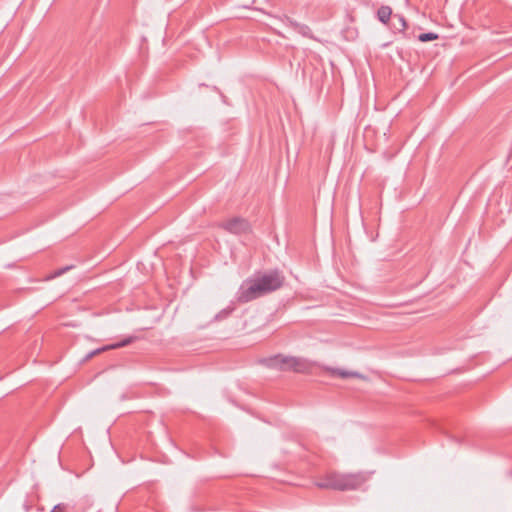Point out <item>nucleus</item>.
Masks as SVG:
<instances>
[{"mask_svg":"<svg viewBox=\"0 0 512 512\" xmlns=\"http://www.w3.org/2000/svg\"><path fill=\"white\" fill-rule=\"evenodd\" d=\"M67 505L64 503H59L53 507L50 512H66Z\"/></svg>","mask_w":512,"mask_h":512,"instance_id":"13","label":"nucleus"},{"mask_svg":"<svg viewBox=\"0 0 512 512\" xmlns=\"http://www.w3.org/2000/svg\"><path fill=\"white\" fill-rule=\"evenodd\" d=\"M69 269H71V266H66V267L60 268V269L54 271L49 278L52 279V278L59 277L62 274H64L66 271H68Z\"/></svg>","mask_w":512,"mask_h":512,"instance_id":"12","label":"nucleus"},{"mask_svg":"<svg viewBox=\"0 0 512 512\" xmlns=\"http://www.w3.org/2000/svg\"><path fill=\"white\" fill-rule=\"evenodd\" d=\"M261 363L266 367L278 371H292L295 373H309L312 369V363L307 359L295 356H286L283 354H276L261 360Z\"/></svg>","mask_w":512,"mask_h":512,"instance_id":"3","label":"nucleus"},{"mask_svg":"<svg viewBox=\"0 0 512 512\" xmlns=\"http://www.w3.org/2000/svg\"><path fill=\"white\" fill-rule=\"evenodd\" d=\"M234 310V307L232 306H229L227 308H224L222 309L220 312H218L216 315H215V320L216 321H221L223 319H226Z\"/></svg>","mask_w":512,"mask_h":512,"instance_id":"11","label":"nucleus"},{"mask_svg":"<svg viewBox=\"0 0 512 512\" xmlns=\"http://www.w3.org/2000/svg\"><path fill=\"white\" fill-rule=\"evenodd\" d=\"M392 15V9L389 6H381L377 11V18L383 24H388Z\"/></svg>","mask_w":512,"mask_h":512,"instance_id":"8","label":"nucleus"},{"mask_svg":"<svg viewBox=\"0 0 512 512\" xmlns=\"http://www.w3.org/2000/svg\"><path fill=\"white\" fill-rule=\"evenodd\" d=\"M285 282V276L278 269L269 270L246 280L240 287L238 301L247 303L263 295L280 289Z\"/></svg>","mask_w":512,"mask_h":512,"instance_id":"1","label":"nucleus"},{"mask_svg":"<svg viewBox=\"0 0 512 512\" xmlns=\"http://www.w3.org/2000/svg\"><path fill=\"white\" fill-rule=\"evenodd\" d=\"M287 24L289 27L294 29L297 33L301 34L304 37L312 38V31L309 26L306 24H301L295 21L292 18H287Z\"/></svg>","mask_w":512,"mask_h":512,"instance_id":"7","label":"nucleus"},{"mask_svg":"<svg viewBox=\"0 0 512 512\" xmlns=\"http://www.w3.org/2000/svg\"><path fill=\"white\" fill-rule=\"evenodd\" d=\"M439 38V35L434 32L421 33L418 35V40L421 42L434 41Z\"/></svg>","mask_w":512,"mask_h":512,"instance_id":"10","label":"nucleus"},{"mask_svg":"<svg viewBox=\"0 0 512 512\" xmlns=\"http://www.w3.org/2000/svg\"><path fill=\"white\" fill-rule=\"evenodd\" d=\"M219 227L235 235L246 234L251 230L249 222L242 217H233L223 221L219 224Z\"/></svg>","mask_w":512,"mask_h":512,"instance_id":"4","label":"nucleus"},{"mask_svg":"<svg viewBox=\"0 0 512 512\" xmlns=\"http://www.w3.org/2000/svg\"><path fill=\"white\" fill-rule=\"evenodd\" d=\"M30 508H31V505H29L27 502H25V503H24V509H25V511H27V512H28V511L30 510Z\"/></svg>","mask_w":512,"mask_h":512,"instance_id":"14","label":"nucleus"},{"mask_svg":"<svg viewBox=\"0 0 512 512\" xmlns=\"http://www.w3.org/2000/svg\"><path fill=\"white\" fill-rule=\"evenodd\" d=\"M367 481L364 473H339L329 472L316 482L320 489H332L338 491H349L359 489Z\"/></svg>","mask_w":512,"mask_h":512,"instance_id":"2","label":"nucleus"},{"mask_svg":"<svg viewBox=\"0 0 512 512\" xmlns=\"http://www.w3.org/2000/svg\"><path fill=\"white\" fill-rule=\"evenodd\" d=\"M394 20L396 22L393 23V28L396 31L402 32V31H404L406 29L407 22H406L405 18L402 15H399V14L394 15Z\"/></svg>","mask_w":512,"mask_h":512,"instance_id":"9","label":"nucleus"},{"mask_svg":"<svg viewBox=\"0 0 512 512\" xmlns=\"http://www.w3.org/2000/svg\"><path fill=\"white\" fill-rule=\"evenodd\" d=\"M136 339H137V337H135V336H128L125 339H123L122 341H119L117 343L106 345V346H103L102 348L95 349V350L91 351L89 354H87L86 359H90L93 356H95L103 351L118 349V348L128 346L131 343H133Z\"/></svg>","mask_w":512,"mask_h":512,"instance_id":"5","label":"nucleus"},{"mask_svg":"<svg viewBox=\"0 0 512 512\" xmlns=\"http://www.w3.org/2000/svg\"><path fill=\"white\" fill-rule=\"evenodd\" d=\"M323 370L326 371L330 376L340 377V378H362V375L356 371H347L340 368H332L329 366H324Z\"/></svg>","mask_w":512,"mask_h":512,"instance_id":"6","label":"nucleus"}]
</instances>
